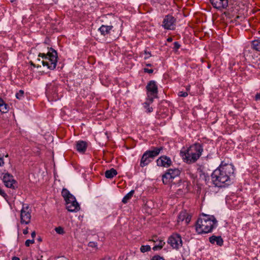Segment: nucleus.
<instances>
[{
	"label": "nucleus",
	"mask_w": 260,
	"mask_h": 260,
	"mask_svg": "<svg viewBox=\"0 0 260 260\" xmlns=\"http://www.w3.org/2000/svg\"><path fill=\"white\" fill-rule=\"evenodd\" d=\"M254 100L258 102L260 101V93H257L255 95Z\"/></svg>",
	"instance_id": "f704fd0d"
},
{
	"label": "nucleus",
	"mask_w": 260,
	"mask_h": 260,
	"mask_svg": "<svg viewBox=\"0 0 260 260\" xmlns=\"http://www.w3.org/2000/svg\"><path fill=\"white\" fill-rule=\"evenodd\" d=\"M102 260H108V259H102Z\"/></svg>",
	"instance_id": "a18cd8bd"
},
{
	"label": "nucleus",
	"mask_w": 260,
	"mask_h": 260,
	"mask_svg": "<svg viewBox=\"0 0 260 260\" xmlns=\"http://www.w3.org/2000/svg\"><path fill=\"white\" fill-rule=\"evenodd\" d=\"M87 148V143L83 141H79L76 143V149L79 152H84Z\"/></svg>",
	"instance_id": "f3484780"
},
{
	"label": "nucleus",
	"mask_w": 260,
	"mask_h": 260,
	"mask_svg": "<svg viewBox=\"0 0 260 260\" xmlns=\"http://www.w3.org/2000/svg\"><path fill=\"white\" fill-rule=\"evenodd\" d=\"M66 208L69 212H76L80 208L74 197H71L69 200L66 201Z\"/></svg>",
	"instance_id": "9d476101"
},
{
	"label": "nucleus",
	"mask_w": 260,
	"mask_h": 260,
	"mask_svg": "<svg viewBox=\"0 0 260 260\" xmlns=\"http://www.w3.org/2000/svg\"><path fill=\"white\" fill-rule=\"evenodd\" d=\"M112 28L113 26L112 25H102L98 30L100 31L101 35L105 36L110 33V31Z\"/></svg>",
	"instance_id": "a211bd4d"
},
{
	"label": "nucleus",
	"mask_w": 260,
	"mask_h": 260,
	"mask_svg": "<svg viewBox=\"0 0 260 260\" xmlns=\"http://www.w3.org/2000/svg\"><path fill=\"white\" fill-rule=\"evenodd\" d=\"M156 164L159 167L168 168L172 165V161L169 157L162 155L156 160Z\"/></svg>",
	"instance_id": "ddd939ff"
},
{
	"label": "nucleus",
	"mask_w": 260,
	"mask_h": 260,
	"mask_svg": "<svg viewBox=\"0 0 260 260\" xmlns=\"http://www.w3.org/2000/svg\"><path fill=\"white\" fill-rule=\"evenodd\" d=\"M186 216L187 213L185 212H181L178 217V222L183 221L186 218V222L188 223L189 219L186 218Z\"/></svg>",
	"instance_id": "b1692460"
},
{
	"label": "nucleus",
	"mask_w": 260,
	"mask_h": 260,
	"mask_svg": "<svg viewBox=\"0 0 260 260\" xmlns=\"http://www.w3.org/2000/svg\"><path fill=\"white\" fill-rule=\"evenodd\" d=\"M38 260H40V259H38Z\"/></svg>",
	"instance_id": "49530a36"
},
{
	"label": "nucleus",
	"mask_w": 260,
	"mask_h": 260,
	"mask_svg": "<svg viewBox=\"0 0 260 260\" xmlns=\"http://www.w3.org/2000/svg\"><path fill=\"white\" fill-rule=\"evenodd\" d=\"M151 247L149 245H142L140 248V250L142 252H145L150 250Z\"/></svg>",
	"instance_id": "a878e982"
},
{
	"label": "nucleus",
	"mask_w": 260,
	"mask_h": 260,
	"mask_svg": "<svg viewBox=\"0 0 260 260\" xmlns=\"http://www.w3.org/2000/svg\"><path fill=\"white\" fill-rule=\"evenodd\" d=\"M209 241L212 244H216L219 246L223 245V240L221 236H212L209 237Z\"/></svg>",
	"instance_id": "2eb2a0df"
},
{
	"label": "nucleus",
	"mask_w": 260,
	"mask_h": 260,
	"mask_svg": "<svg viewBox=\"0 0 260 260\" xmlns=\"http://www.w3.org/2000/svg\"><path fill=\"white\" fill-rule=\"evenodd\" d=\"M61 194L65 201L69 200L70 198H71V197H74L72 194L70 193L69 191L66 188H63L62 189Z\"/></svg>",
	"instance_id": "4be33fe9"
},
{
	"label": "nucleus",
	"mask_w": 260,
	"mask_h": 260,
	"mask_svg": "<svg viewBox=\"0 0 260 260\" xmlns=\"http://www.w3.org/2000/svg\"><path fill=\"white\" fill-rule=\"evenodd\" d=\"M31 235L32 238L34 239L35 237V236H36V233H35V232H32L31 234Z\"/></svg>",
	"instance_id": "a19ab883"
},
{
	"label": "nucleus",
	"mask_w": 260,
	"mask_h": 260,
	"mask_svg": "<svg viewBox=\"0 0 260 260\" xmlns=\"http://www.w3.org/2000/svg\"><path fill=\"white\" fill-rule=\"evenodd\" d=\"M135 191L134 190H132L128 193H127L123 198L122 202L124 204H126L129 201V200L132 198L134 194Z\"/></svg>",
	"instance_id": "412c9836"
},
{
	"label": "nucleus",
	"mask_w": 260,
	"mask_h": 260,
	"mask_svg": "<svg viewBox=\"0 0 260 260\" xmlns=\"http://www.w3.org/2000/svg\"><path fill=\"white\" fill-rule=\"evenodd\" d=\"M24 91L22 90H20L16 94V97L18 100H21L24 96Z\"/></svg>",
	"instance_id": "bb28decb"
},
{
	"label": "nucleus",
	"mask_w": 260,
	"mask_h": 260,
	"mask_svg": "<svg viewBox=\"0 0 260 260\" xmlns=\"http://www.w3.org/2000/svg\"><path fill=\"white\" fill-rule=\"evenodd\" d=\"M217 221L213 215L202 214L196 222V229L199 234L208 233L216 227Z\"/></svg>",
	"instance_id": "7ed1b4c3"
},
{
	"label": "nucleus",
	"mask_w": 260,
	"mask_h": 260,
	"mask_svg": "<svg viewBox=\"0 0 260 260\" xmlns=\"http://www.w3.org/2000/svg\"><path fill=\"white\" fill-rule=\"evenodd\" d=\"M151 260H165L162 257L159 255H155L152 257Z\"/></svg>",
	"instance_id": "7c9ffc66"
},
{
	"label": "nucleus",
	"mask_w": 260,
	"mask_h": 260,
	"mask_svg": "<svg viewBox=\"0 0 260 260\" xmlns=\"http://www.w3.org/2000/svg\"><path fill=\"white\" fill-rule=\"evenodd\" d=\"M176 19L172 15L165 16L162 22L163 27L166 29L173 30L175 28Z\"/></svg>",
	"instance_id": "9b49d317"
},
{
	"label": "nucleus",
	"mask_w": 260,
	"mask_h": 260,
	"mask_svg": "<svg viewBox=\"0 0 260 260\" xmlns=\"http://www.w3.org/2000/svg\"><path fill=\"white\" fill-rule=\"evenodd\" d=\"M9 106L0 98V111L3 113L8 112Z\"/></svg>",
	"instance_id": "6ab92c4d"
},
{
	"label": "nucleus",
	"mask_w": 260,
	"mask_h": 260,
	"mask_svg": "<svg viewBox=\"0 0 260 260\" xmlns=\"http://www.w3.org/2000/svg\"><path fill=\"white\" fill-rule=\"evenodd\" d=\"M148 100L153 102L155 98H157L158 87L155 81H150L146 87Z\"/></svg>",
	"instance_id": "423d86ee"
},
{
	"label": "nucleus",
	"mask_w": 260,
	"mask_h": 260,
	"mask_svg": "<svg viewBox=\"0 0 260 260\" xmlns=\"http://www.w3.org/2000/svg\"><path fill=\"white\" fill-rule=\"evenodd\" d=\"M28 228H26V229H24L23 231V234L24 235H26L27 234H28Z\"/></svg>",
	"instance_id": "58836bf2"
},
{
	"label": "nucleus",
	"mask_w": 260,
	"mask_h": 260,
	"mask_svg": "<svg viewBox=\"0 0 260 260\" xmlns=\"http://www.w3.org/2000/svg\"><path fill=\"white\" fill-rule=\"evenodd\" d=\"M162 150V147H153L152 150L145 151L142 156L140 166L143 168L148 165Z\"/></svg>",
	"instance_id": "39448f33"
},
{
	"label": "nucleus",
	"mask_w": 260,
	"mask_h": 260,
	"mask_svg": "<svg viewBox=\"0 0 260 260\" xmlns=\"http://www.w3.org/2000/svg\"><path fill=\"white\" fill-rule=\"evenodd\" d=\"M88 245L90 247H95L96 246V244L94 242H90L89 243Z\"/></svg>",
	"instance_id": "e433bc0d"
},
{
	"label": "nucleus",
	"mask_w": 260,
	"mask_h": 260,
	"mask_svg": "<svg viewBox=\"0 0 260 260\" xmlns=\"http://www.w3.org/2000/svg\"><path fill=\"white\" fill-rule=\"evenodd\" d=\"M34 242H35L34 239H32V240L28 239L25 241V244L26 246L28 247V246H29V245L30 244L34 243Z\"/></svg>",
	"instance_id": "c85d7f7f"
},
{
	"label": "nucleus",
	"mask_w": 260,
	"mask_h": 260,
	"mask_svg": "<svg viewBox=\"0 0 260 260\" xmlns=\"http://www.w3.org/2000/svg\"><path fill=\"white\" fill-rule=\"evenodd\" d=\"M31 209L28 205L23 204L20 211V222L21 224H28L31 220Z\"/></svg>",
	"instance_id": "0eeeda50"
},
{
	"label": "nucleus",
	"mask_w": 260,
	"mask_h": 260,
	"mask_svg": "<svg viewBox=\"0 0 260 260\" xmlns=\"http://www.w3.org/2000/svg\"><path fill=\"white\" fill-rule=\"evenodd\" d=\"M152 102H150V101L148 100V98H147L146 101L143 104L144 107L147 110V112L150 113L152 111L153 109L152 107L149 106L150 104Z\"/></svg>",
	"instance_id": "393cba45"
},
{
	"label": "nucleus",
	"mask_w": 260,
	"mask_h": 260,
	"mask_svg": "<svg viewBox=\"0 0 260 260\" xmlns=\"http://www.w3.org/2000/svg\"><path fill=\"white\" fill-rule=\"evenodd\" d=\"M203 151L202 144L196 143L186 149L181 150L180 155L183 161L187 164H193L200 158Z\"/></svg>",
	"instance_id": "f03ea898"
},
{
	"label": "nucleus",
	"mask_w": 260,
	"mask_h": 260,
	"mask_svg": "<svg viewBox=\"0 0 260 260\" xmlns=\"http://www.w3.org/2000/svg\"><path fill=\"white\" fill-rule=\"evenodd\" d=\"M144 54L145 55V56L144 57L145 59H147L151 56L150 53L146 50L144 51Z\"/></svg>",
	"instance_id": "473e14b6"
},
{
	"label": "nucleus",
	"mask_w": 260,
	"mask_h": 260,
	"mask_svg": "<svg viewBox=\"0 0 260 260\" xmlns=\"http://www.w3.org/2000/svg\"><path fill=\"white\" fill-rule=\"evenodd\" d=\"M178 95L181 97H186L188 95V93L184 91H179L178 92Z\"/></svg>",
	"instance_id": "c756f323"
},
{
	"label": "nucleus",
	"mask_w": 260,
	"mask_h": 260,
	"mask_svg": "<svg viewBox=\"0 0 260 260\" xmlns=\"http://www.w3.org/2000/svg\"><path fill=\"white\" fill-rule=\"evenodd\" d=\"M50 50L51 52L49 51L47 54L40 53L39 56L42 57L41 62L44 67L46 66L50 70H54L57 61V53L52 48H50Z\"/></svg>",
	"instance_id": "20e7f679"
},
{
	"label": "nucleus",
	"mask_w": 260,
	"mask_h": 260,
	"mask_svg": "<svg viewBox=\"0 0 260 260\" xmlns=\"http://www.w3.org/2000/svg\"><path fill=\"white\" fill-rule=\"evenodd\" d=\"M234 172L233 165H220L211 174L212 182L215 186L218 187L228 186L232 183L231 176Z\"/></svg>",
	"instance_id": "f257e3e1"
},
{
	"label": "nucleus",
	"mask_w": 260,
	"mask_h": 260,
	"mask_svg": "<svg viewBox=\"0 0 260 260\" xmlns=\"http://www.w3.org/2000/svg\"><path fill=\"white\" fill-rule=\"evenodd\" d=\"M117 174V172L115 169L114 168H112L109 170H107L105 173V177L107 178L111 179L113 178L115 176H116Z\"/></svg>",
	"instance_id": "aec40b11"
},
{
	"label": "nucleus",
	"mask_w": 260,
	"mask_h": 260,
	"mask_svg": "<svg viewBox=\"0 0 260 260\" xmlns=\"http://www.w3.org/2000/svg\"><path fill=\"white\" fill-rule=\"evenodd\" d=\"M3 182L5 185L12 189H15L17 187V182L14 179L13 176L10 174H5L3 178Z\"/></svg>",
	"instance_id": "f8f14e48"
},
{
	"label": "nucleus",
	"mask_w": 260,
	"mask_h": 260,
	"mask_svg": "<svg viewBox=\"0 0 260 260\" xmlns=\"http://www.w3.org/2000/svg\"><path fill=\"white\" fill-rule=\"evenodd\" d=\"M251 47L257 51H260V40L253 41L251 43Z\"/></svg>",
	"instance_id": "5701e85b"
},
{
	"label": "nucleus",
	"mask_w": 260,
	"mask_h": 260,
	"mask_svg": "<svg viewBox=\"0 0 260 260\" xmlns=\"http://www.w3.org/2000/svg\"><path fill=\"white\" fill-rule=\"evenodd\" d=\"M210 2L217 9H225L228 6V0H210Z\"/></svg>",
	"instance_id": "4468645a"
},
{
	"label": "nucleus",
	"mask_w": 260,
	"mask_h": 260,
	"mask_svg": "<svg viewBox=\"0 0 260 260\" xmlns=\"http://www.w3.org/2000/svg\"><path fill=\"white\" fill-rule=\"evenodd\" d=\"M168 41H172V38H168Z\"/></svg>",
	"instance_id": "79ce46f5"
},
{
	"label": "nucleus",
	"mask_w": 260,
	"mask_h": 260,
	"mask_svg": "<svg viewBox=\"0 0 260 260\" xmlns=\"http://www.w3.org/2000/svg\"><path fill=\"white\" fill-rule=\"evenodd\" d=\"M144 71L145 73H149V74H151V73H152L153 72V70H152V69H147V68H144Z\"/></svg>",
	"instance_id": "72a5a7b5"
},
{
	"label": "nucleus",
	"mask_w": 260,
	"mask_h": 260,
	"mask_svg": "<svg viewBox=\"0 0 260 260\" xmlns=\"http://www.w3.org/2000/svg\"><path fill=\"white\" fill-rule=\"evenodd\" d=\"M0 194L3 197H5L7 196L6 193L0 188Z\"/></svg>",
	"instance_id": "c9c22d12"
},
{
	"label": "nucleus",
	"mask_w": 260,
	"mask_h": 260,
	"mask_svg": "<svg viewBox=\"0 0 260 260\" xmlns=\"http://www.w3.org/2000/svg\"><path fill=\"white\" fill-rule=\"evenodd\" d=\"M180 47V45L178 42H175L174 43V47L173 48L176 50H178Z\"/></svg>",
	"instance_id": "2f4dec72"
},
{
	"label": "nucleus",
	"mask_w": 260,
	"mask_h": 260,
	"mask_svg": "<svg viewBox=\"0 0 260 260\" xmlns=\"http://www.w3.org/2000/svg\"><path fill=\"white\" fill-rule=\"evenodd\" d=\"M180 174V171L178 169H170L162 175V182L165 184H168L175 177Z\"/></svg>",
	"instance_id": "6e6552de"
},
{
	"label": "nucleus",
	"mask_w": 260,
	"mask_h": 260,
	"mask_svg": "<svg viewBox=\"0 0 260 260\" xmlns=\"http://www.w3.org/2000/svg\"><path fill=\"white\" fill-rule=\"evenodd\" d=\"M12 260H20V258L18 257H16V256H13L12 258Z\"/></svg>",
	"instance_id": "ea45409f"
},
{
	"label": "nucleus",
	"mask_w": 260,
	"mask_h": 260,
	"mask_svg": "<svg viewBox=\"0 0 260 260\" xmlns=\"http://www.w3.org/2000/svg\"><path fill=\"white\" fill-rule=\"evenodd\" d=\"M168 243L175 249H179L182 246V241L180 235L175 233L169 237Z\"/></svg>",
	"instance_id": "1a4fd4ad"
},
{
	"label": "nucleus",
	"mask_w": 260,
	"mask_h": 260,
	"mask_svg": "<svg viewBox=\"0 0 260 260\" xmlns=\"http://www.w3.org/2000/svg\"><path fill=\"white\" fill-rule=\"evenodd\" d=\"M16 0H11V3H14V2H15Z\"/></svg>",
	"instance_id": "37998d69"
},
{
	"label": "nucleus",
	"mask_w": 260,
	"mask_h": 260,
	"mask_svg": "<svg viewBox=\"0 0 260 260\" xmlns=\"http://www.w3.org/2000/svg\"><path fill=\"white\" fill-rule=\"evenodd\" d=\"M55 231L57 234L60 235H63L64 233L63 229L61 226L56 228Z\"/></svg>",
	"instance_id": "cd10ccee"
},
{
	"label": "nucleus",
	"mask_w": 260,
	"mask_h": 260,
	"mask_svg": "<svg viewBox=\"0 0 260 260\" xmlns=\"http://www.w3.org/2000/svg\"><path fill=\"white\" fill-rule=\"evenodd\" d=\"M4 161L2 157H0V166L2 167L4 165Z\"/></svg>",
	"instance_id": "4c0bfd02"
},
{
	"label": "nucleus",
	"mask_w": 260,
	"mask_h": 260,
	"mask_svg": "<svg viewBox=\"0 0 260 260\" xmlns=\"http://www.w3.org/2000/svg\"><path fill=\"white\" fill-rule=\"evenodd\" d=\"M147 66L151 67V64H147Z\"/></svg>",
	"instance_id": "c03bdc74"
},
{
	"label": "nucleus",
	"mask_w": 260,
	"mask_h": 260,
	"mask_svg": "<svg viewBox=\"0 0 260 260\" xmlns=\"http://www.w3.org/2000/svg\"><path fill=\"white\" fill-rule=\"evenodd\" d=\"M153 241L154 242V245L152 249L154 251L161 249L165 244L163 240L157 239L156 237L153 239Z\"/></svg>",
	"instance_id": "dca6fc26"
}]
</instances>
